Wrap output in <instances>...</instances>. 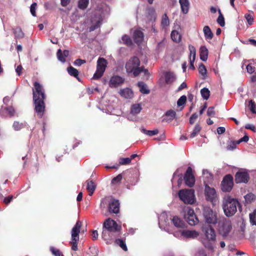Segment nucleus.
Returning a JSON list of instances; mask_svg holds the SVG:
<instances>
[{
	"instance_id": "nucleus-47",
	"label": "nucleus",
	"mask_w": 256,
	"mask_h": 256,
	"mask_svg": "<svg viewBox=\"0 0 256 256\" xmlns=\"http://www.w3.org/2000/svg\"><path fill=\"white\" fill-rule=\"evenodd\" d=\"M250 218L251 224L252 225H256V210L250 214Z\"/></svg>"
},
{
	"instance_id": "nucleus-29",
	"label": "nucleus",
	"mask_w": 256,
	"mask_h": 256,
	"mask_svg": "<svg viewBox=\"0 0 256 256\" xmlns=\"http://www.w3.org/2000/svg\"><path fill=\"white\" fill-rule=\"evenodd\" d=\"M159 222L158 224L160 228H164V225H166L167 224L168 218L167 215L165 212L162 213L158 218Z\"/></svg>"
},
{
	"instance_id": "nucleus-52",
	"label": "nucleus",
	"mask_w": 256,
	"mask_h": 256,
	"mask_svg": "<svg viewBox=\"0 0 256 256\" xmlns=\"http://www.w3.org/2000/svg\"><path fill=\"white\" fill-rule=\"evenodd\" d=\"M122 174H119L116 177L114 178L112 180V184H115L119 183L122 180Z\"/></svg>"
},
{
	"instance_id": "nucleus-33",
	"label": "nucleus",
	"mask_w": 256,
	"mask_h": 256,
	"mask_svg": "<svg viewBox=\"0 0 256 256\" xmlns=\"http://www.w3.org/2000/svg\"><path fill=\"white\" fill-rule=\"evenodd\" d=\"M203 32L206 39L212 40L213 37V34L208 26H204Z\"/></svg>"
},
{
	"instance_id": "nucleus-8",
	"label": "nucleus",
	"mask_w": 256,
	"mask_h": 256,
	"mask_svg": "<svg viewBox=\"0 0 256 256\" xmlns=\"http://www.w3.org/2000/svg\"><path fill=\"white\" fill-rule=\"evenodd\" d=\"M107 64V61L104 58H100L98 59L96 64V70L93 76L94 79L97 80L102 76L106 70Z\"/></svg>"
},
{
	"instance_id": "nucleus-49",
	"label": "nucleus",
	"mask_w": 256,
	"mask_h": 256,
	"mask_svg": "<svg viewBox=\"0 0 256 256\" xmlns=\"http://www.w3.org/2000/svg\"><path fill=\"white\" fill-rule=\"evenodd\" d=\"M198 71L200 74L204 76L206 74V70L204 64H201L198 67Z\"/></svg>"
},
{
	"instance_id": "nucleus-53",
	"label": "nucleus",
	"mask_w": 256,
	"mask_h": 256,
	"mask_svg": "<svg viewBox=\"0 0 256 256\" xmlns=\"http://www.w3.org/2000/svg\"><path fill=\"white\" fill-rule=\"evenodd\" d=\"M186 100V96H182L180 97V98L178 100L177 102V104L178 106H181L183 105Z\"/></svg>"
},
{
	"instance_id": "nucleus-3",
	"label": "nucleus",
	"mask_w": 256,
	"mask_h": 256,
	"mask_svg": "<svg viewBox=\"0 0 256 256\" xmlns=\"http://www.w3.org/2000/svg\"><path fill=\"white\" fill-rule=\"evenodd\" d=\"M140 60L138 57L131 58L126 64L127 72L132 73L134 76H138L142 72H144L146 75H148V70H144L143 66H140Z\"/></svg>"
},
{
	"instance_id": "nucleus-50",
	"label": "nucleus",
	"mask_w": 256,
	"mask_h": 256,
	"mask_svg": "<svg viewBox=\"0 0 256 256\" xmlns=\"http://www.w3.org/2000/svg\"><path fill=\"white\" fill-rule=\"evenodd\" d=\"M131 162V158H120L119 163L121 165H125L130 164Z\"/></svg>"
},
{
	"instance_id": "nucleus-64",
	"label": "nucleus",
	"mask_w": 256,
	"mask_h": 256,
	"mask_svg": "<svg viewBox=\"0 0 256 256\" xmlns=\"http://www.w3.org/2000/svg\"><path fill=\"white\" fill-rule=\"evenodd\" d=\"M86 62V61L84 60H82L81 59H78L74 61V64L76 66H81L82 64H84Z\"/></svg>"
},
{
	"instance_id": "nucleus-1",
	"label": "nucleus",
	"mask_w": 256,
	"mask_h": 256,
	"mask_svg": "<svg viewBox=\"0 0 256 256\" xmlns=\"http://www.w3.org/2000/svg\"><path fill=\"white\" fill-rule=\"evenodd\" d=\"M240 204L237 200L229 196H226L222 200V207L225 215L230 217L234 215L237 211Z\"/></svg>"
},
{
	"instance_id": "nucleus-4",
	"label": "nucleus",
	"mask_w": 256,
	"mask_h": 256,
	"mask_svg": "<svg viewBox=\"0 0 256 256\" xmlns=\"http://www.w3.org/2000/svg\"><path fill=\"white\" fill-rule=\"evenodd\" d=\"M121 226L110 218H108L104 223V229L102 233V236L104 239H107V233L110 232H117L120 230Z\"/></svg>"
},
{
	"instance_id": "nucleus-58",
	"label": "nucleus",
	"mask_w": 256,
	"mask_h": 256,
	"mask_svg": "<svg viewBox=\"0 0 256 256\" xmlns=\"http://www.w3.org/2000/svg\"><path fill=\"white\" fill-rule=\"evenodd\" d=\"M245 18L250 25H251L254 22L252 16L250 14H246Z\"/></svg>"
},
{
	"instance_id": "nucleus-34",
	"label": "nucleus",
	"mask_w": 256,
	"mask_h": 256,
	"mask_svg": "<svg viewBox=\"0 0 256 256\" xmlns=\"http://www.w3.org/2000/svg\"><path fill=\"white\" fill-rule=\"evenodd\" d=\"M138 85L140 88V90L142 94H148L150 92L146 85L144 82H138Z\"/></svg>"
},
{
	"instance_id": "nucleus-11",
	"label": "nucleus",
	"mask_w": 256,
	"mask_h": 256,
	"mask_svg": "<svg viewBox=\"0 0 256 256\" xmlns=\"http://www.w3.org/2000/svg\"><path fill=\"white\" fill-rule=\"evenodd\" d=\"M32 93L33 100H44L46 98L44 90L42 86L36 82L34 83Z\"/></svg>"
},
{
	"instance_id": "nucleus-17",
	"label": "nucleus",
	"mask_w": 256,
	"mask_h": 256,
	"mask_svg": "<svg viewBox=\"0 0 256 256\" xmlns=\"http://www.w3.org/2000/svg\"><path fill=\"white\" fill-rule=\"evenodd\" d=\"M184 179L187 186L192 187L194 184L195 180L192 174V169L190 167H188L187 169Z\"/></svg>"
},
{
	"instance_id": "nucleus-20",
	"label": "nucleus",
	"mask_w": 256,
	"mask_h": 256,
	"mask_svg": "<svg viewBox=\"0 0 256 256\" xmlns=\"http://www.w3.org/2000/svg\"><path fill=\"white\" fill-rule=\"evenodd\" d=\"M120 203L118 200L112 199L109 202V211L114 214H117L119 212Z\"/></svg>"
},
{
	"instance_id": "nucleus-26",
	"label": "nucleus",
	"mask_w": 256,
	"mask_h": 256,
	"mask_svg": "<svg viewBox=\"0 0 256 256\" xmlns=\"http://www.w3.org/2000/svg\"><path fill=\"white\" fill-rule=\"evenodd\" d=\"M182 11L184 14H187L188 12L190 3L188 0H179Z\"/></svg>"
},
{
	"instance_id": "nucleus-40",
	"label": "nucleus",
	"mask_w": 256,
	"mask_h": 256,
	"mask_svg": "<svg viewBox=\"0 0 256 256\" xmlns=\"http://www.w3.org/2000/svg\"><path fill=\"white\" fill-rule=\"evenodd\" d=\"M200 130L201 127L198 124H196L192 132L190 134V138H194L200 132Z\"/></svg>"
},
{
	"instance_id": "nucleus-6",
	"label": "nucleus",
	"mask_w": 256,
	"mask_h": 256,
	"mask_svg": "<svg viewBox=\"0 0 256 256\" xmlns=\"http://www.w3.org/2000/svg\"><path fill=\"white\" fill-rule=\"evenodd\" d=\"M178 196L185 204H192L195 201L194 193L192 190H182L178 192Z\"/></svg>"
},
{
	"instance_id": "nucleus-14",
	"label": "nucleus",
	"mask_w": 256,
	"mask_h": 256,
	"mask_svg": "<svg viewBox=\"0 0 256 256\" xmlns=\"http://www.w3.org/2000/svg\"><path fill=\"white\" fill-rule=\"evenodd\" d=\"M204 196L207 200L213 202L217 198V194L215 189L206 184L204 188Z\"/></svg>"
},
{
	"instance_id": "nucleus-54",
	"label": "nucleus",
	"mask_w": 256,
	"mask_h": 256,
	"mask_svg": "<svg viewBox=\"0 0 256 256\" xmlns=\"http://www.w3.org/2000/svg\"><path fill=\"white\" fill-rule=\"evenodd\" d=\"M10 116H13L15 114V110L12 107L10 106L4 108Z\"/></svg>"
},
{
	"instance_id": "nucleus-21",
	"label": "nucleus",
	"mask_w": 256,
	"mask_h": 256,
	"mask_svg": "<svg viewBox=\"0 0 256 256\" xmlns=\"http://www.w3.org/2000/svg\"><path fill=\"white\" fill-rule=\"evenodd\" d=\"M142 110V107L140 104H134L132 106L130 114L128 116V119L131 120H134L135 118L133 116H136L139 114Z\"/></svg>"
},
{
	"instance_id": "nucleus-57",
	"label": "nucleus",
	"mask_w": 256,
	"mask_h": 256,
	"mask_svg": "<svg viewBox=\"0 0 256 256\" xmlns=\"http://www.w3.org/2000/svg\"><path fill=\"white\" fill-rule=\"evenodd\" d=\"M236 144H238L236 141L230 142L227 146V150H233L236 148Z\"/></svg>"
},
{
	"instance_id": "nucleus-43",
	"label": "nucleus",
	"mask_w": 256,
	"mask_h": 256,
	"mask_svg": "<svg viewBox=\"0 0 256 256\" xmlns=\"http://www.w3.org/2000/svg\"><path fill=\"white\" fill-rule=\"evenodd\" d=\"M102 21V18H101V17H98V19L96 20V24L92 26L90 28V31H93L96 28H98L100 26Z\"/></svg>"
},
{
	"instance_id": "nucleus-22",
	"label": "nucleus",
	"mask_w": 256,
	"mask_h": 256,
	"mask_svg": "<svg viewBox=\"0 0 256 256\" xmlns=\"http://www.w3.org/2000/svg\"><path fill=\"white\" fill-rule=\"evenodd\" d=\"M176 113L172 110H168L164 116L162 120L163 122L169 123L172 122L176 117Z\"/></svg>"
},
{
	"instance_id": "nucleus-15",
	"label": "nucleus",
	"mask_w": 256,
	"mask_h": 256,
	"mask_svg": "<svg viewBox=\"0 0 256 256\" xmlns=\"http://www.w3.org/2000/svg\"><path fill=\"white\" fill-rule=\"evenodd\" d=\"M124 82V78L118 76L114 75L112 76L109 81V86L110 88H116L122 85Z\"/></svg>"
},
{
	"instance_id": "nucleus-13",
	"label": "nucleus",
	"mask_w": 256,
	"mask_h": 256,
	"mask_svg": "<svg viewBox=\"0 0 256 256\" xmlns=\"http://www.w3.org/2000/svg\"><path fill=\"white\" fill-rule=\"evenodd\" d=\"M222 190L224 192H230L233 186V178L228 174L224 176L221 184Z\"/></svg>"
},
{
	"instance_id": "nucleus-18",
	"label": "nucleus",
	"mask_w": 256,
	"mask_h": 256,
	"mask_svg": "<svg viewBox=\"0 0 256 256\" xmlns=\"http://www.w3.org/2000/svg\"><path fill=\"white\" fill-rule=\"evenodd\" d=\"M188 49L190 50V56H189L190 62V68L194 70V63L195 59H196V48L193 46H192V45L189 46Z\"/></svg>"
},
{
	"instance_id": "nucleus-61",
	"label": "nucleus",
	"mask_w": 256,
	"mask_h": 256,
	"mask_svg": "<svg viewBox=\"0 0 256 256\" xmlns=\"http://www.w3.org/2000/svg\"><path fill=\"white\" fill-rule=\"evenodd\" d=\"M246 68L249 74H250L254 73L255 71V68L254 66H252L250 64H248L246 66Z\"/></svg>"
},
{
	"instance_id": "nucleus-16",
	"label": "nucleus",
	"mask_w": 256,
	"mask_h": 256,
	"mask_svg": "<svg viewBox=\"0 0 256 256\" xmlns=\"http://www.w3.org/2000/svg\"><path fill=\"white\" fill-rule=\"evenodd\" d=\"M35 110L40 117H42L44 110V100H34Z\"/></svg>"
},
{
	"instance_id": "nucleus-39",
	"label": "nucleus",
	"mask_w": 256,
	"mask_h": 256,
	"mask_svg": "<svg viewBox=\"0 0 256 256\" xmlns=\"http://www.w3.org/2000/svg\"><path fill=\"white\" fill-rule=\"evenodd\" d=\"M67 70H68V73L70 76H74V77H77L78 76V70L76 68H75L72 66H70L68 68Z\"/></svg>"
},
{
	"instance_id": "nucleus-28",
	"label": "nucleus",
	"mask_w": 256,
	"mask_h": 256,
	"mask_svg": "<svg viewBox=\"0 0 256 256\" xmlns=\"http://www.w3.org/2000/svg\"><path fill=\"white\" fill-rule=\"evenodd\" d=\"M86 190L88 192L89 195L90 196H92L94 191L96 188V184L92 180H87L86 182Z\"/></svg>"
},
{
	"instance_id": "nucleus-30",
	"label": "nucleus",
	"mask_w": 256,
	"mask_h": 256,
	"mask_svg": "<svg viewBox=\"0 0 256 256\" xmlns=\"http://www.w3.org/2000/svg\"><path fill=\"white\" fill-rule=\"evenodd\" d=\"M174 225L176 228H182L184 226V222L178 217L175 216L172 219Z\"/></svg>"
},
{
	"instance_id": "nucleus-27",
	"label": "nucleus",
	"mask_w": 256,
	"mask_h": 256,
	"mask_svg": "<svg viewBox=\"0 0 256 256\" xmlns=\"http://www.w3.org/2000/svg\"><path fill=\"white\" fill-rule=\"evenodd\" d=\"M176 79V76L172 72H168L165 74V80L166 84H171Z\"/></svg>"
},
{
	"instance_id": "nucleus-63",
	"label": "nucleus",
	"mask_w": 256,
	"mask_h": 256,
	"mask_svg": "<svg viewBox=\"0 0 256 256\" xmlns=\"http://www.w3.org/2000/svg\"><path fill=\"white\" fill-rule=\"evenodd\" d=\"M245 128L252 130L254 132H256V128L255 126L252 124H247L245 126Z\"/></svg>"
},
{
	"instance_id": "nucleus-7",
	"label": "nucleus",
	"mask_w": 256,
	"mask_h": 256,
	"mask_svg": "<svg viewBox=\"0 0 256 256\" xmlns=\"http://www.w3.org/2000/svg\"><path fill=\"white\" fill-rule=\"evenodd\" d=\"M184 218L189 224L194 226L196 224L198 220L196 217L193 209L190 206H186L184 208Z\"/></svg>"
},
{
	"instance_id": "nucleus-24",
	"label": "nucleus",
	"mask_w": 256,
	"mask_h": 256,
	"mask_svg": "<svg viewBox=\"0 0 256 256\" xmlns=\"http://www.w3.org/2000/svg\"><path fill=\"white\" fill-rule=\"evenodd\" d=\"M133 38L137 44L140 43L144 39L143 33L140 30H136L134 32Z\"/></svg>"
},
{
	"instance_id": "nucleus-41",
	"label": "nucleus",
	"mask_w": 256,
	"mask_h": 256,
	"mask_svg": "<svg viewBox=\"0 0 256 256\" xmlns=\"http://www.w3.org/2000/svg\"><path fill=\"white\" fill-rule=\"evenodd\" d=\"M142 131L144 134L149 136H153L157 134L158 133V129H155L152 130H149L143 128Z\"/></svg>"
},
{
	"instance_id": "nucleus-31",
	"label": "nucleus",
	"mask_w": 256,
	"mask_h": 256,
	"mask_svg": "<svg viewBox=\"0 0 256 256\" xmlns=\"http://www.w3.org/2000/svg\"><path fill=\"white\" fill-rule=\"evenodd\" d=\"M200 58L202 61H206L208 59V50L206 47L203 46L200 48Z\"/></svg>"
},
{
	"instance_id": "nucleus-45",
	"label": "nucleus",
	"mask_w": 256,
	"mask_h": 256,
	"mask_svg": "<svg viewBox=\"0 0 256 256\" xmlns=\"http://www.w3.org/2000/svg\"><path fill=\"white\" fill-rule=\"evenodd\" d=\"M14 33L15 36L18 38H22L24 36L22 30L20 28H16L14 30Z\"/></svg>"
},
{
	"instance_id": "nucleus-32",
	"label": "nucleus",
	"mask_w": 256,
	"mask_h": 256,
	"mask_svg": "<svg viewBox=\"0 0 256 256\" xmlns=\"http://www.w3.org/2000/svg\"><path fill=\"white\" fill-rule=\"evenodd\" d=\"M171 38L174 42H178L181 40V34L178 30H173L171 33Z\"/></svg>"
},
{
	"instance_id": "nucleus-2",
	"label": "nucleus",
	"mask_w": 256,
	"mask_h": 256,
	"mask_svg": "<svg viewBox=\"0 0 256 256\" xmlns=\"http://www.w3.org/2000/svg\"><path fill=\"white\" fill-rule=\"evenodd\" d=\"M202 230L206 238L202 241V244L208 250H213L216 240V234L214 229L210 226H204L202 228Z\"/></svg>"
},
{
	"instance_id": "nucleus-10",
	"label": "nucleus",
	"mask_w": 256,
	"mask_h": 256,
	"mask_svg": "<svg viewBox=\"0 0 256 256\" xmlns=\"http://www.w3.org/2000/svg\"><path fill=\"white\" fill-rule=\"evenodd\" d=\"M203 214L205 221L208 224H216L217 223V214L210 208H204Z\"/></svg>"
},
{
	"instance_id": "nucleus-23",
	"label": "nucleus",
	"mask_w": 256,
	"mask_h": 256,
	"mask_svg": "<svg viewBox=\"0 0 256 256\" xmlns=\"http://www.w3.org/2000/svg\"><path fill=\"white\" fill-rule=\"evenodd\" d=\"M203 180L204 186L206 184H211L213 181V177L212 174L206 170L202 171Z\"/></svg>"
},
{
	"instance_id": "nucleus-19",
	"label": "nucleus",
	"mask_w": 256,
	"mask_h": 256,
	"mask_svg": "<svg viewBox=\"0 0 256 256\" xmlns=\"http://www.w3.org/2000/svg\"><path fill=\"white\" fill-rule=\"evenodd\" d=\"M248 174L246 172H238L235 176V180L236 183H246L248 182Z\"/></svg>"
},
{
	"instance_id": "nucleus-56",
	"label": "nucleus",
	"mask_w": 256,
	"mask_h": 256,
	"mask_svg": "<svg viewBox=\"0 0 256 256\" xmlns=\"http://www.w3.org/2000/svg\"><path fill=\"white\" fill-rule=\"evenodd\" d=\"M36 6H37V4H36V2L33 3L30 6V11L31 14L34 16H36Z\"/></svg>"
},
{
	"instance_id": "nucleus-35",
	"label": "nucleus",
	"mask_w": 256,
	"mask_h": 256,
	"mask_svg": "<svg viewBox=\"0 0 256 256\" xmlns=\"http://www.w3.org/2000/svg\"><path fill=\"white\" fill-rule=\"evenodd\" d=\"M26 126V122H20L18 121L14 122L12 127L16 130H20Z\"/></svg>"
},
{
	"instance_id": "nucleus-62",
	"label": "nucleus",
	"mask_w": 256,
	"mask_h": 256,
	"mask_svg": "<svg viewBox=\"0 0 256 256\" xmlns=\"http://www.w3.org/2000/svg\"><path fill=\"white\" fill-rule=\"evenodd\" d=\"M248 140H249V138H248V136L245 135L242 138H240L238 140H236V143H237V144H240V142H247Z\"/></svg>"
},
{
	"instance_id": "nucleus-36",
	"label": "nucleus",
	"mask_w": 256,
	"mask_h": 256,
	"mask_svg": "<svg viewBox=\"0 0 256 256\" xmlns=\"http://www.w3.org/2000/svg\"><path fill=\"white\" fill-rule=\"evenodd\" d=\"M202 96L204 100H208L210 96V92L207 88H203L200 90Z\"/></svg>"
},
{
	"instance_id": "nucleus-5",
	"label": "nucleus",
	"mask_w": 256,
	"mask_h": 256,
	"mask_svg": "<svg viewBox=\"0 0 256 256\" xmlns=\"http://www.w3.org/2000/svg\"><path fill=\"white\" fill-rule=\"evenodd\" d=\"M82 225V222L78 220L72 230V240L70 243L72 244V249L74 250H78V242L79 240V234Z\"/></svg>"
},
{
	"instance_id": "nucleus-25",
	"label": "nucleus",
	"mask_w": 256,
	"mask_h": 256,
	"mask_svg": "<svg viewBox=\"0 0 256 256\" xmlns=\"http://www.w3.org/2000/svg\"><path fill=\"white\" fill-rule=\"evenodd\" d=\"M119 92L121 96L126 98H132L134 96L132 91L128 88L122 89Z\"/></svg>"
},
{
	"instance_id": "nucleus-46",
	"label": "nucleus",
	"mask_w": 256,
	"mask_h": 256,
	"mask_svg": "<svg viewBox=\"0 0 256 256\" xmlns=\"http://www.w3.org/2000/svg\"><path fill=\"white\" fill-rule=\"evenodd\" d=\"M169 19L166 14H164L162 20L161 24L163 27L167 26L169 25Z\"/></svg>"
},
{
	"instance_id": "nucleus-60",
	"label": "nucleus",
	"mask_w": 256,
	"mask_h": 256,
	"mask_svg": "<svg viewBox=\"0 0 256 256\" xmlns=\"http://www.w3.org/2000/svg\"><path fill=\"white\" fill-rule=\"evenodd\" d=\"M198 118V114L194 113V114H192L190 118V122L191 124H193L195 122L196 120Z\"/></svg>"
},
{
	"instance_id": "nucleus-48",
	"label": "nucleus",
	"mask_w": 256,
	"mask_h": 256,
	"mask_svg": "<svg viewBox=\"0 0 256 256\" xmlns=\"http://www.w3.org/2000/svg\"><path fill=\"white\" fill-rule=\"evenodd\" d=\"M122 40L123 43L127 44L128 46H130L132 44V40L128 36H124L122 38Z\"/></svg>"
},
{
	"instance_id": "nucleus-51",
	"label": "nucleus",
	"mask_w": 256,
	"mask_h": 256,
	"mask_svg": "<svg viewBox=\"0 0 256 256\" xmlns=\"http://www.w3.org/2000/svg\"><path fill=\"white\" fill-rule=\"evenodd\" d=\"M50 250L51 252H52V254L54 256H62V252L58 249H57L53 246H51L50 248Z\"/></svg>"
},
{
	"instance_id": "nucleus-37",
	"label": "nucleus",
	"mask_w": 256,
	"mask_h": 256,
	"mask_svg": "<svg viewBox=\"0 0 256 256\" xmlns=\"http://www.w3.org/2000/svg\"><path fill=\"white\" fill-rule=\"evenodd\" d=\"M89 3V0H79L78 6L80 8L84 10L86 8Z\"/></svg>"
},
{
	"instance_id": "nucleus-12",
	"label": "nucleus",
	"mask_w": 256,
	"mask_h": 256,
	"mask_svg": "<svg viewBox=\"0 0 256 256\" xmlns=\"http://www.w3.org/2000/svg\"><path fill=\"white\" fill-rule=\"evenodd\" d=\"M174 236L180 238H194L198 237L199 233L195 230H180L174 234Z\"/></svg>"
},
{
	"instance_id": "nucleus-59",
	"label": "nucleus",
	"mask_w": 256,
	"mask_h": 256,
	"mask_svg": "<svg viewBox=\"0 0 256 256\" xmlns=\"http://www.w3.org/2000/svg\"><path fill=\"white\" fill-rule=\"evenodd\" d=\"M214 114H215V112H214V107L211 106V107L208 108V110H207V114L208 116H214Z\"/></svg>"
},
{
	"instance_id": "nucleus-44",
	"label": "nucleus",
	"mask_w": 256,
	"mask_h": 256,
	"mask_svg": "<svg viewBox=\"0 0 256 256\" xmlns=\"http://www.w3.org/2000/svg\"><path fill=\"white\" fill-rule=\"evenodd\" d=\"M115 242L116 244L119 245L124 250H127V247L126 246V244L122 239H116Z\"/></svg>"
},
{
	"instance_id": "nucleus-42",
	"label": "nucleus",
	"mask_w": 256,
	"mask_h": 256,
	"mask_svg": "<svg viewBox=\"0 0 256 256\" xmlns=\"http://www.w3.org/2000/svg\"><path fill=\"white\" fill-rule=\"evenodd\" d=\"M218 14L219 16L217 19V22L221 26H224L225 24L224 20L220 10H218Z\"/></svg>"
},
{
	"instance_id": "nucleus-55",
	"label": "nucleus",
	"mask_w": 256,
	"mask_h": 256,
	"mask_svg": "<svg viewBox=\"0 0 256 256\" xmlns=\"http://www.w3.org/2000/svg\"><path fill=\"white\" fill-rule=\"evenodd\" d=\"M57 57H58V60L60 62H65L66 60H65L63 56L62 50H58Z\"/></svg>"
},
{
	"instance_id": "nucleus-9",
	"label": "nucleus",
	"mask_w": 256,
	"mask_h": 256,
	"mask_svg": "<svg viewBox=\"0 0 256 256\" xmlns=\"http://www.w3.org/2000/svg\"><path fill=\"white\" fill-rule=\"evenodd\" d=\"M232 230V225L230 220H224L220 224L218 232L224 238H228Z\"/></svg>"
},
{
	"instance_id": "nucleus-38",
	"label": "nucleus",
	"mask_w": 256,
	"mask_h": 256,
	"mask_svg": "<svg viewBox=\"0 0 256 256\" xmlns=\"http://www.w3.org/2000/svg\"><path fill=\"white\" fill-rule=\"evenodd\" d=\"M248 107L253 114H256V104L252 100L248 102Z\"/></svg>"
}]
</instances>
